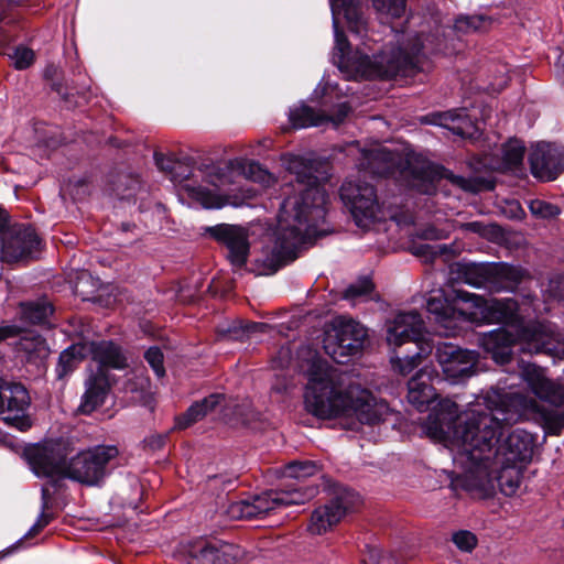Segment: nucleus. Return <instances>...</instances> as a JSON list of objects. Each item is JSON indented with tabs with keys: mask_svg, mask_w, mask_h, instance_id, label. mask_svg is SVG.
<instances>
[{
	"mask_svg": "<svg viewBox=\"0 0 564 564\" xmlns=\"http://www.w3.org/2000/svg\"><path fill=\"white\" fill-rule=\"evenodd\" d=\"M521 378L538 399L551 406L540 405L521 393L494 390L460 414L454 401L444 399L429 415L425 433L443 443L455 466L449 473L453 489H463L475 498H489L495 495V480L488 473L492 460L523 465L531 459L533 437L523 430L509 432L498 445L520 417L532 416L551 434L563 430L564 384L550 379L545 369L534 364L522 366Z\"/></svg>",
	"mask_w": 564,
	"mask_h": 564,
	"instance_id": "1",
	"label": "nucleus"
},
{
	"mask_svg": "<svg viewBox=\"0 0 564 564\" xmlns=\"http://www.w3.org/2000/svg\"><path fill=\"white\" fill-rule=\"evenodd\" d=\"M283 162L286 171L295 177V185L292 181L285 185L284 194L288 196L278 215L275 245L259 260L270 273L293 261L302 247L327 232L319 228L326 216L327 195L318 185V163L299 155H285Z\"/></svg>",
	"mask_w": 564,
	"mask_h": 564,
	"instance_id": "2",
	"label": "nucleus"
},
{
	"mask_svg": "<svg viewBox=\"0 0 564 564\" xmlns=\"http://www.w3.org/2000/svg\"><path fill=\"white\" fill-rule=\"evenodd\" d=\"M305 410L317 419L355 417L376 425L391 414L389 404L377 399L352 377L326 362H313L304 392Z\"/></svg>",
	"mask_w": 564,
	"mask_h": 564,
	"instance_id": "3",
	"label": "nucleus"
},
{
	"mask_svg": "<svg viewBox=\"0 0 564 564\" xmlns=\"http://www.w3.org/2000/svg\"><path fill=\"white\" fill-rule=\"evenodd\" d=\"M69 448L63 441H50L26 453L37 477L68 478L88 486L99 485L113 468L119 455L116 446L99 445L68 459Z\"/></svg>",
	"mask_w": 564,
	"mask_h": 564,
	"instance_id": "4",
	"label": "nucleus"
},
{
	"mask_svg": "<svg viewBox=\"0 0 564 564\" xmlns=\"http://www.w3.org/2000/svg\"><path fill=\"white\" fill-rule=\"evenodd\" d=\"M484 349L499 365H506L512 359V349L520 346L522 352L554 354L558 349V335L552 326L542 322H529L512 334L506 328H497L481 337Z\"/></svg>",
	"mask_w": 564,
	"mask_h": 564,
	"instance_id": "5",
	"label": "nucleus"
},
{
	"mask_svg": "<svg viewBox=\"0 0 564 564\" xmlns=\"http://www.w3.org/2000/svg\"><path fill=\"white\" fill-rule=\"evenodd\" d=\"M340 199L350 212L355 224L360 228H368L377 220L386 217L397 219L394 210L387 213L380 205L375 187L360 180H347L340 187Z\"/></svg>",
	"mask_w": 564,
	"mask_h": 564,
	"instance_id": "6",
	"label": "nucleus"
},
{
	"mask_svg": "<svg viewBox=\"0 0 564 564\" xmlns=\"http://www.w3.org/2000/svg\"><path fill=\"white\" fill-rule=\"evenodd\" d=\"M314 496V490L300 489L269 490L252 499L241 500L230 506L232 517L246 520L260 519L271 511L292 506L303 505Z\"/></svg>",
	"mask_w": 564,
	"mask_h": 564,
	"instance_id": "7",
	"label": "nucleus"
},
{
	"mask_svg": "<svg viewBox=\"0 0 564 564\" xmlns=\"http://www.w3.org/2000/svg\"><path fill=\"white\" fill-rule=\"evenodd\" d=\"M367 339V329L358 322L338 317L324 338L325 352L337 364H346L358 355Z\"/></svg>",
	"mask_w": 564,
	"mask_h": 564,
	"instance_id": "8",
	"label": "nucleus"
},
{
	"mask_svg": "<svg viewBox=\"0 0 564 564\" xmlns=\"http://www.w3.org/2000/svg\"><path fill=\"white\" fill-rule=\"evenodd\" d=\"M435 357L447 380L460 383L476 373L478 354L474 350L462 349L452 343L434 344Z\"/></svg>",
	"mask_w": 564,
	"mask_h": 564,
	"instance_id": "9",
	"label": "nucleus"
},
{
	"mask_svg": "<svg viewBox=\"0 0 564 564\" xmlns=\"http://www.w3.org/2000/svg\"><path fill=\"white\" fill-rule=\"evenodd\" d=\"M476 279L467 282L475 286L486 285L496 291H513L524 276V271L508 263H481L469 268Z\"/></svg>",
	"mask_w": 564,
	"mask_h": 564,
	"instance_id": "10",
	"label": "nucleus"
},
{
	"mask_svg": "<svg viewBox=\"0 0 564 564\" xmlns=\"http://www.w3.org/2000/svg\"><path fill=\"white\" fill-rule=\"evenodd\" d=\"M206 232L227 249V259L237 269L246 265L250 253L248 230L239 225L218 224Z\"/></svg>",
	"mask_w": 564,
	"mask_h": 564,
	"instance_id": "11",
	"label": "nucleus"
},
{
	"mask_svg": "<svg viewBox=\"0 0 564 564\" xmlns=\"http://www.w3.org/2000/svg\"><path fill=\"white\" fill-rule=\"evenodd\" d=\"M30 405V395L24 386L15 382H6L0 378V413L7 415L3 420L20 431L30 427L24 413Z\"/></svg>",
	"mask_w": 564,
	"mask_h": 564,
	"instance_id": "12",
	"label": "nucleus"
},
{
	"mask_svg": "<svg viewBox=\"0 0 564 564\" xmlns=\"http://www.w3.org/2000/svg\"><path fill=\"white\" fill-rule=\"evenodd\" d=\"M533 176L542 181L555 180L564 170V150L550 142H538L529 154Z\"/></svg>",
	"mask_w": 564,
	"mask_h": 564,
	"instance_id": "13",
	"label": "nucleus"
},
{
	"mask_svg": "<svg viewBox=\"0 0 564 564\" xmlns=\"http://www.w3.org/2000/svg\"><path fill=\"white\" fill-rule=\"evenodd\" d=\"M357 496L352 491L344 490L328 503L314 510L308 524L313 534H323L336 525L355 507Z\"/></svg>",
	"mask_w": 564,
	"mask_h": 564,
	"instance_id": "14",
	"label": "nucleus"
},
{
	"mask_svg": "<svg viewBox=\"0 0 564 564\" xmlns=\"http://www.w3.org/2000/svg\"><path fill=\"white\" fill-rule=\"evenodd\" d=\"M424 322L421 315L415 312L399 313L392 321L387 323V341L395 347L408 341H430L422 338Z\"/></svg>",
	"mask_w": 564,
	"mask_h": 564,
	"instance_id": "15",
	"label": "nucleus"
},
{
	"mask_svg": "<svg viewBox=\"0 0 564 564\" xmlns=\"http://www.w3.org/2000/svg\"><path fill=\"white\" fill-rule=\"evenodd\" d=\"M41 240L31 226L15 228L8 240L2 238L1 260L15 262L32 257L40 248Z\"/></svg>",
	"mask_w": 564,
	"mask_h": 564,
	"instance_id": "16",
	"label": "nucleus"
},
{
	"mask_svg": "<svg viewBox=\"0 0 564 564\" xmlns=\"http://www.w3.org/2000/svg\"><path fill=\"white\" fill-rule=\"evenodd\" d=\"M349 110L350 108L346 102L337 105L335 113L333 115H327L325 111H316L314 108L306 105H300L290 110L289 119L295 129L318 127L326 122L338 126L344 121Z\"/></svg>",
	"mask_w": 564,
	"mask_h": 564,
	"instance_id": "17",
	"label": "nucleus"
},
{
	"mask_svg": "<svg viewBox=\"0 0 564 564\" xmlns=\"http://www.w3.org/2000/svg\"><path fill=\"white\" fill-rule=\"evenodd\" d=\"M481 314L488 323L508 325L514 329L528 325L519 315V305L516 300L508 297L490 301L481 300Z\"/></svg>",
	"mask_w": 564,
	"mask_h": 564,
	"instance_id": "18",
	"label": "nucleus"
},
{
	"mask_svg": "<svg viewBox=\"0 0 564 564\" xmlns=\"http://www.w3.org/2000/svg\"><path fill=\"white\" fill-rule=\"evenodd\" d=\"M433 373V369L422 368L408 382V401L421 412L425 411L436 398L435 389L431 383Z\"/></svg>",
	"mask_w": 564,
	"mask_h": 564,
	"instance_id": "19",
	"label": "nucleus"
},
{
	"mask_svg": "<svg viewBox=\"0 0 564 564\" xmlns=\"http://www.w3.org/2000/svg\"><path fill=\"white\" fill-rule=\"evenodd\" d=\"M522 468L523 465L492 460L488 473L495 480V491L499 488L505 496L516 495L521 484Z\"/></svg>",
	"mask_w": 564,
	"mask_h": 564,
	"instance_id": "20",
	"label": "nucleus"
},
{
	"mask_svg": "<svg viewBox=\"0 0 564 564\" xmlns=\"http://www.w3.org/2000/svg\"><path fill=\"white\" fill-rule=\"evenodd\" d=\"M87 348L88 356L98 364V370L123 369L128 366L121 347L111 340L88 341Z\"/></svg>",
	"mask_w": 564,
	"mask_h": 564,
	"instance_id": "21",
	"label": "nucleus"
},
{
	"mask_svg": "<svg viewBox=\"0 0 564 564\" xmlns=\"http://www.w3.org/2000/svg\"><path fill=\"white\" fill-rule=\"evenodd\" d=\"M191 564H230V560H237L240 555L238 547L224 545L218 549L215 545L198 542L189 551Z\"/></svg>",
	"mask_w": 564,
	"mask_h": 564,
	"instance_id": "22",
	"label": "nucleus"
},
{
	"mask_svg": "<svg viewBox=\"0 0 564 564\" xmlns=\"http://www.w3.org/2000/svg\"><path fill=\"white\" fill-rule=\"evenodd\" d=\"M109 386L105 370H97L91 375L86 381V392L83 395L79 411L89 414L100 406L105 402Z\"/></svg>",
	"mask_w": 564,
	"mask_h": 564,
	"instance_id": "23",
	"label": "nucleus"
},
{
	"mask_svg": "<svg viewBox=\"0 0 564 564\" xmlns=\"http://www.w3.org/2000/svg\"><path fill=\"white\" fill-rule=\"evenodd\" d=\"M429 122L445 127L453 133L463 138L473 137L476 130L474 123L465 111L449 110L437 113L433 116V119Z\"/></svg>",
	"mask_w": 564,
	"mask_h": 564,
	"instance_id": "24",
	"label": "nucleus"
},
{
	"mask_svg": "<svg viewBox=\"0 0 564 564\" xmlns=\"http://www.w3.org/2000/svg\"><path fill=\"white\" fill-rule=\"evenodd\" d=\"M366 159L368 160V167L372 173L389 175L393 173L399 155L387 148L380 147L369 150L366 154Z\"/></svg>",
	"mask_w": 564,
	"mask_h": 564,
	"instance_id": "25",
	"label": "nucleus"
},
{
	"mask_svg": "<svg viewBox=\"0 0 564 564\" xmlns=\"http://www.w3.org/2000/svg\"><path fill=\"white\" fill-rule=\"evenodd\" d=\"M18 349L25 354L29 361L34 362L43 361L50 354L45 339L33 333H26L20 338Z\"/></svg>",
	"mask_w": 564,
	"mask_h": 564,
	"instance_id": "26",
	"label": "nucleus"
},
{
	"mask_svg": "<svg viewBox=\"0 0 564 564\" xmlns=\"http://www.w3.org/2000/svg\"><path fill=\"white\" fill-rule=\"evenodd\" d=\"M416 347L417 351L412 356H405L403 358L395 357L391 359L394 370L403 376L410 373L422 362L423 358L427 357L432 352L434 344L432 341H420Z\"/></svg>",
	"mask_w": 564,
	"mask_h": 564,
	"instance_id": "27",
	"label": "nucleus"
},
{
	"mask_svg": "<svg viewBox=\"0 0 564 564\" xmlns=\"http://www.w3.org/2000/svg\"><path fill=\"white\" fill-rule=\"evenodd\" d=\"M52 314L53 306L45 299L21 304V318L32 324H45Z\"/></svg>",
	"mask_w": 564,
	"mask_h": 564,
	"instance_id": "28",
	"label": "nucleus"
},
{
	"mask_svg": "<svg viewBox=\"0 0 564 564\" xmlns=\"http://www.w3.org/2000/svg\"><path fill=\"white\" fill-rule=\"evenodd\" d=\"M402 173L410 188L425 195H433L436 192L435 180L430 169H422L421 171L404 170Z\"/></svg>",
	"mask_w": 564,
	"mask_h": 564,
	"instance_id": "29",
	"label": "nucleus"
},
{
	"mask_svg": "<svg viewBox=\"0 0 564 564\" xmlns=\"http://www.w3.org/2000/svg\"><path fill=\"white\" fill-rule=\"evenodd\" d=\"M88 356L87 343L80 341L65 349L58 359L57 376L62 378L70 371L77 361Z\"/></svg>",
	"mask_w": 564,
	"mask_h": 564,
	"instance_id": "30",
	"label": "nucleus"
},
{
	"mask_svg": "<svg viewBox=\"0 0 564 564\" xmlns=\"http://www.w3.org/2000/svg\"><path fill=\"white\" fill-rule=\"evenodd\" d=\"M188 193L193 199L198 202L204 208H221L227 204V198L216 191L208 189L202 185L189 187Z\"/></svg>",
	"mask_w": 564,
	"mask_h": 564,
	"instance_id": "31",
	"label": "nucleus"
},
{
	"mask_svg": "<svg viewBox=\"0 0 564 564\" xmlns=\"http://www.w3.org/2000/svg\"><path fill=\"white\" fill-rule=\"evenodd\" d=\"M204 176L208 184L213 185L216 189H220L232 182V169L227 164L206 165Z\"/></svg>",
	"mask_w": 564,
	"mask_h": 564,
	"instance_id": "32",
	"label": "nucleus"
},
{
	"mask_svg": "<svg viewBox=\"0 0 564 564\" xmlns=\"http://www.w3.org/2000/svg\"><path fill=\"white\" fill-rule=\"evenodd\" d=\"M525 148L519 140H510L502 148V163L507 170H517L523 161Z\"/></svg>",
	"mask_w": 564,
	"mask_h": 564,
	"instance_id": "33",
	"label": "nucleus"
},
{
	"mask_svg": "<svg viewBox=\"0 0 564 564\" xmlns=\"http://www.w3.org/2000/svg\"><path fill=\"white\" fill-rule=\"evenodd\" d=\"M489 24L490 20L484 15H460L455 20L454 30L458 33L467 34L486 30Z\"/></svg>",
	"mask_w": 564,
	"mask_h": 564,
	"instance_id": "34",
	"label": "nucleus"
},
{
	"mask_svg": "<svg viewBox=\"0 0 564 564\" xmlns=\"http://www.w3.org/2000/svg\"><path fill=\"white\" fill-rule=\"evenodd\" d=\"M426 308L429 313L435 316V322L445 328H452V317L454 310L445 304L441 299L432 297L427 301Z\"/></svg>",
	"mask_w": 564,
	"mask_h": 564,
	"instance_id": "35",
	"label": "nucleus"
},
{
	"mask_svg": "<svg viewBox=\"0 0 564 564\" xmlns=\"http://www.w3.org/2000/svg\"><path fill=\"white\" fill-rule=\"evenodd\" d=\"M318 473V466L316 463L306 462H292L284 468V476L294 479H305L312 477Z\"/></svg>",
	"mask_w": 564,
	"mask_h": 564,
	"instance_id": "36",
	"label": "nucleus"
},
{
	"mask_svg": "<svg viewBox=\"0 0 564 564\" xmlns=\"http://www.w3.org/2000/svg\"><path fill=\"white\" fill-rule=\"evenodd\" d=\"M155 164L156 166L165 172L169 173L173 181H182L188 177V173H178L176 170L177 167L183 166V162L181 160L165 156L163 154L155 153L154 155Z\"/></svg>",
	"mask_w": 564,
	"mask_h": 564,
	"instance_id": "37",
	"label": "nucleus"
},
{
	"mask_svg": "<svg viewBox=\"0 0 564 564\" xmlns=\"http://www.w3.org/2000/svg\"><path fill=\"white\" fill-rule=\"evenodd\" d=\"M528 206L531 214L540 219H553L561 214V208L557 205L539 198L531 199Z\"/></svg>",
	"mask_w": 564,
	"mask_h": 564,
	"instance_id": "38",
	"label": "nucleus"
},
{
	"mask_svg": "<svg viewBox=\"0 0 564 564\" xmlns=\"http://www.w3.org/2000/svg\"><path fill=\"white\" fill-rule=\"evenodd\" d=\"M376 10L391 18H400L405 10V0H372Z\"/></svg>",
	"mask_w": 564,
	"mask_h": 564,
	"instance_id": "39",
	"label": "nucleus"
},
{
	"mask_svg": "<svg viewBox=\"0 0 564 564\" xmlns=\"http://www.w3.org/2000/svg\"><path fill=\"white\" fill-rule=\"evenodd\" d=\"M8 57L17 69H25L34 62L33 51L24 46L13 48Z\"/></svg>",
	"mask_w": 564,
	"mask_h": 564,
	"instance_id": "40",
	"label": "nucleus"
},
{
	"mask_svg": "<svg viewBox=\"0 0 564 564\" xmlns=\"http://www.w3.org/2000/svg\"><path fill=\"white\" fill-rule=\"evenodd\" d=\"M373 290V284L370 279L364 278L355 283H351L344 293V297L347 300H357L369 295Z\"/></svg>",
	"mask_w": 564,
	"mask_h": 564,
	"instance_id": "41",
	"label": "nucleus"
},
{
	"mask_svg": "<svg viewBox=\"0 0 564 564\" xmlns=\"http://www.w3.org/2000/svg\"><path fill=\"white\" fill-rule=\"evenodd\" d=\"M48 507V490L46 488L42 489V512L36 519V522L32 525V528L28 532V536H33L37 534L42 529H44L52 520V516L46 513L45 510Z\"/></svg>",
	"mask_w": 564,
	"mask_h": 564,
	"instance_id": "42",
	"label": "nucleus"
},
{
	"mask_svg": "<svg viewBox=\"0 0 564 564\" xmlns=\"http://www.w3.org/2000/svg\"><path fill=\"white\" fill-rule=\"evenodd\" d=\"M202 406L204 405L200 404V402L192 404L188 410L177 419L176 426L178 429H186L191 424L205 417V412H203Z\"/></svg>",
	"mask_w": 564,
	"mask_h": 564,
	"instance_id": "43",
	"label": "nucleus"
},
{
	"mask_svg": "<svg viewBox=\"0 0 564 564\" xmlns=\"http://www.w3.org/2000/svg\"><path fill=\"white\" fill-rule=\"evenodd\" d=\"M453 543L463 552H471L477 545L476 535L467 530H460L453 534Z\"/></svg>",
	"mask_w": 564,
	"mask_h": 564,
	"instance_id": "44",
	"label": "nucleus"
},
{
	"mask_svg": "<svg viewBox=\"0 0 564 564\" xmlns=\"http://www.w3.org/2000/svg\"><path fill=\"white\" fill-rule=\"evenodd\" d=\"M144 358L159 378L165 375L163 354L158 347L149 348L144 354Z\"/></svg>",
	"mask_w": 564,
	"mask_h": 564,
	"instance_id": "45",
	"label": "nucleus"
},
{
	"mask_svg": "<svg viewBox=\"0 0 564 564\" xmlns=\"http://www.w3.org/2000/svg\"><path fill=\"white\" fill-rule=\"evenodd\" d=\"M441 177L464 191H467V192H476L477 191V187L475 186V184L471 180L465 178L459 175H455L449 171H445L441 175Z\"/></svg>",
	"mask_w": 564,
	"mask_h": 564,
	"instance_id": "46",
	"label": "nucleus"
},
{
	"mask_svg": "<svg viewBox=\"0 0 564 564\" xmlns=\"http://www.w3.org/2000/svg\"><path fill=\"white\" fill-rule=\"evenodd\" d=\"M149 387V380L143 375H134L133 378L129 379L124 389L129 392H143Z\"/></svg>",
	"mask_w": 564,
	"mask_h": 564,
	"instance_id": "47",
	"label": "nucleus"
},
{
	"mask_svg": "<svg viewBox=\"0 0 564 564\" xmlns=\"http://www.w3.org/2000/svg\"><path fill=\"white\" fill-rule=\"evenodd\" d=\"M223 399H224L223 394L215 393V394H210V395L204 398L202 401H199L200 404L206 405V406H202L203 412H205V416L207 414H209L210 412H213L215 410V408L220 404Z\"/></svg>",
	"mask_w": 564,
	"mask_h": 564,
	"instance_id": "48",
	"label": "nucleus"
},
{
	"mask_svg": "<svg viewBox=\"0 0 564 564\" xmlns=\"http://www.w3.org/2000/svg\"><path fill=\"white\" fill-rule=\"evenodd\" d=\"M144 444L152 451L162 448L165 444V437L162 435H152L144 440Z\"/></svg>",
	"mask_w": 564,
	"mask_h": 564,
	"instance_id": "49",
	"label": "nucleus"
},
{
	"mask_svg": "<svg viewBox=\"0 0 564 564\" xmlns=\"http://www.w3.org/2000/svg\"><path fill=\"white\" fill-rule=\"evenodd\" d=\"M20 334V328L15 325H0V341Z\"/></svg>",
	"mask_w": 564,
	"mask_h": 564,
	"instance_id": "50",
	"label": "nucleus"
},
{
	"mask_svg": "<svg viewBox=\"0 0 564 564\" xmlns=\"http://www.w3.org/2000/svg\"><path fill=\"white\" fill-rule=\"evenodd\" d=\"M181 161L183 162V166H182V167H177V170H176V171H177L178 173H182V172H184V173H188V176H189V175H191V173H192V169H191V161H189V159H183V160H181Z\"/></svg>",
	"mask_w": 564,
	"mask_h": 564,
	"instance_id": "51",
	"label": "nucleus"
},
{
	"mask_svg": "<svg viewBox=\"0 0 564 564\" xmlns=\"http://www.w3.org/2000/svg\"><path fill=\"white\" fill-rule=\"evenodd\" d=\"M8 223V214L4 209L0 208V230L7 225Z\"/></svg>",
	"mask_w": 564,
	"mask_h": 564,
	"instance_id": "52",
	"label": "nucleus"
},
{
	"mask_svg": "<svg viewBox=\"0 0 564 564\" xmlns=\"http://www.w3.org/2000/svg\"><path fill=\"white\" fill-rule=\"evenodd\" d=\"M379 554L375 550L370 551V562L368 564H379Z\"/></svg>",
	"mask_w": 564,
	"mask_h": 564,
	"instance_id": "53",
	"label": "nucleus"
},
{
	"mask_svg": "<svg viewBox=\"0 0 564 564\" xmlns=\"http://www.w3.org/2000/svg\"><path fill=\"white\" fill-rule=\"evenodd\" d=\"M556 67L558 69H562L563 73H564V51L558 55V58H557V62H556Z\"/></svg>",
	"mask_w": 564,
	"mask_h": 564,
	"instance_id": "54",
	"label": "nucleus"
},
{
	"mask_svg": "<svg viewBox=\"0 0 564 564\" xmlns=\"http://www.w3.org/2000/svg\"><path fill=\"white\" fill-rule=\"evenodd\" d=\"M265 326H267L265 324H257V323H254V324H252L251 326H248L246 330H247L248 333H251V332H253V330H254V329H257V328H263V327H265Z\"/></svg>",
	"mask_w": 564,
	"mask_h": 564,
	"instance_id": "55",
	"label": "nucleus"
},
{
	"mask_svg": "<svg viewBox=\"0 0 564 564\" xmlns=\"http://www.w3.org/2000/svg\"><path fill=\"white\" fill-rule=\"evenodd\" d=\"M468 228H470L471 230L474 231H478L479 227H480V224L479 223H470L467 225Z\"/></svg>",
	"mask_w": 564,
	"mask_h": 564,
	"instance_id": "56",
	"label": "nucleus"
},
{
	"mask_svg": "<svg viewBox=\"0 0 564 564\" xmlns=\"http://www.w3.org/2000/svg\"><path fill=\"white\" fill-rule=\"evenodd\" d=\"M261 173L263 174L261 181H263V182L267 181L269 183V181L272 178V176L269 173H267L265 171H261Z\"/></svg>",
	"mask_w": 564,
	"mask_h": 564,
	"instance_id": "57",
	"label": "nucleus"
},
{
	"mask_svg": "<svg viewBox=\"0 0 564 564\" xmlns=\"http://www.w3.org/2000/svg\"><path fill=\"white\" fill-rule=\"evenodd\" d=\"M87 276H88V275H87L86 273H83V274H82V276H80V279H79V282L76 284V291H77V292H78V289H79V285H80L82 281H83L85 278H87Z\"/></svg>",
	"mask_w": 564,
	"mask_h": 564,
	"instance_id": "58",
	"label": "nucleus"
},
{
	"mask_svg": "<svg viewBox=\"0 0 564 564\" xmlns=\"http://www.w3.org/2000/svg\"><path fill=\"white\" fill-rule=\"evenodd\" d=\"M458 296H459L463 301H469V300H470V297H469V296H467V295H466V296H464V295H462L460 293L458 294Z\"/></svg>",
	"mask_w": 564,
	"mask_h": 564,
	"instance_id": "59",
	"label": "nucleus"
},
{
	"mask_svg": "<svg viewBox=\"0 0 564 564\" xmlns=\"http://www.w3.org/2000/svg\"><path fill=\"white\" fill-rule=\"evenodd\" d=\"M78 335H79V336H82V337H84V330H80V332L78 333Z\"/></svg>",
	"mask_w": 564,
	"mask_h": 564,
	"instance_id": "60",
	"label": "nucleus"
},
{
	"mask_svg": "<svg viewBox=\"0 0 564 564\" xmlns=\"http://www.w3.org/2000/svg\"><path fill=\"white\" fill-rule=\"evenodd\" d=\"M563 352H564V341H563Z\"/></svg>",
	"mask_w": 564,
	"mask_h": 564,
	"instance_id": "61",
	"label": "nucleus"
}]
</instances>
